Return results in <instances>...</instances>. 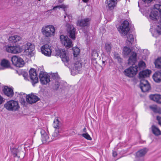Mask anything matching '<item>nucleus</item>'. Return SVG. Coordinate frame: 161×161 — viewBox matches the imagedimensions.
I'll return each mask as SVG.
<instances>
[{"label": "nucleus", "instance_id": "obj_1", "mask_svg": "<svg viewBox=\"0 0 161 161\" xmlns=\"http://www.w3.org/2000/svg\"><path fill=\"white\" fill-rule=\"evenodd\" d=\"M122 53L124 57H129L128 64L133 65L136 63L137 60L136 53L134 52L131 51L130 48L127 47H124L123 49Z\"/></svg>", "mask_w": 161, "mask_h": 161}, {"label": "nucleus", "instance_id": "obj_2", "mask_svg": "<svg viewBox=\"0 0 161 161\" xmlns=\"http://www.w3.org/2000/svg\"><path fill=\"white\" fill-rule=\"evenodd\" d=\"M149 17L151 19L158 20L161 19V5L156 4L154 5L153 9L150 13Z\"/></svg>", "mask_w": 161, "mask_h": 161}, {"label": "nucleus", "instance_id": "obj_3", "mask_svg": "<svg viewBox=\"0 0 161 161\" xmlns=\"http://www.w3.org/2000/svg\"><path fill=\"white\" fill-rule=\"evenodd\" d=\"M55 28L52 25L43 26L41 32L45 37L49 38L54 36L55 34Z\"/></svg>", "mask_w": 161, "mask_h": 161}, {"label": "nucleus", "instance_id": "obj_4", "mask_svg": "<svg viewBox=\"0 0 161 161\" xmlns=\"http://www.w3.org/2000/svg\"><path fill=\"white\" fill-rule=\"evenodd\" d=\"M4 107L8 111H16L19 108L17 101L11 100L8 101L4 105Z\"/></svg>", "mask_w": 161, "mask_h": 161}, {"label": "nucleus", "instance_id": "obj_5", "mask_svg": "<svg viewBox=\"0 0 161 161\" xmlns=\"http://www.w3.org/2000/svg\"><path fill=\"white\" fill-rule=\"evenodd\" d=\"M129 22L125 20L118 28V30L121 36H125L129 31Z\"/></svg>", "mask_w": 161, "mask_h": 161}, {"label": "nucleus", "instance_id": "obj_6", "mask_svg": "<svg viewBox=\"0 0 161 161\" xmlns=\"http://www.w3.org/2000/svg\"><path fill=\"white\" fill-rule=\"evenodd\" d=\"M57 54L59 56L62 60L64 63L65 65L67 66L69 63V57L66 54L64 50L59 49L57 51Z\"/></svg>", "mask_w": 161, "mask_h": 161}, {"label": "nucleus", "instance_id": "obj_7", "mask_svg": "<svg viewBox=\"0 0 161 161\" xmlns=\"http://www.w3.org/2000/svg\"><path fill=\"white\" fill-rule=\"evenodd\" d=\"M60 39L61 43L66 47L69 48L73 46V44L71 39L68 36L61 35Z\"/></svg>", "mask_w": 161, "mask_h": 161}, {"label": "nucleus", "instance_id": "obj_8", "mask_svg": "<svg viewBox=\"0 0 161 161\" xmlns=\"http://www.w3.org/2000/svg\"><path fill=\"white\" fill-rule=\"evenodd\" d=\"M81 63L79 61H76L71 65V74L75 75L79 73L81 70Z\"/></svg>", "mask_w": 161, "mask_h": 161}, {"label": "nucleus", "instance_id": "obj_9", "mask_svg": "<svg viewBox=\"0 0 161 161\" xmlns=\"http://www.w3.org/2000/svg\"><path fill=\"white\" fill-rule=\"evenodd\" d=\"M24 52L26 55H31L35 49L34 45L31 42L25 43L22 46Z\"/></svg>", "mask_w": 161, "mask_h": 161}, {"label": "nucleus", "instance_id": "obj_10", "mask_svg": "<svg viewBox=\"0 0 161 161\" xmlns=\"http://www.w3.org/2000/svg\"><path fill=\"white\" fill-rule=\"evenodd\" d=\"M11 61L14 65L18 67H23L25 64L22 58L16 56H14L12 57Z\"/></svg>", "mask_w": 161, "mask_h": 161}, {"label": "nucleus", "instance_id": "obj_11", "mask_svg": "<svg viewBox=\"0 0 161 161\" xmlns=\"http://www.w3.org/2000/svg\"><path fill=\"white\" fill-rule=\"evenodd\" d=\"M134 64L132 65V66L125 70L124 73L126 76L131 77H133L136 75L137 71V67L136 65L134 66Z\"/></svg>", "mask_w": 161, "mask_h": 161}, {"label": "nucleus", "instance_id": "obj_12", "mask_svg": "<svg viewBox=\"0 0 161 161\" xmlns=\"http://www.w3.org/2000/svg\"><path fill=\"white\" fill-rule=\"evenodd\" d=\"M140 87L143 92H148L150 89V86L148 81L145 79H141Z\"/></svg>", "mask_w": 161, "mask_h": 161}, {"label": "nucleus", "instance_id": "obj_13", "mask_svg": "<svg viewBox=\"0 0 161 161\" xmlns=\"http://www.w3.org/2000/svg\"><path fill=\"white\" fill-rule=\"evenodd\" d=\"M29 75L33 85L38 82V78L35 69H31L30 70Z\"/></svg>", "mask_w": 161, "mask_h": 161}, {"label": "nucleus", "instance_id": "obj_14", "mask_svg": "<svg viewBox=\"0 0 161 161\" xmlns=\"http://www.w3.org/2000/svg\"><path fill=\"white\" fill-rule=\"evenodd\" d=\"M39 77L40 82L42 84H46L50 81L49 76L46 73L41 71Z\"/></svg>", "mask_w": 161, "mask_h": 161}, {"label": "nucleus", "instance_id": "obj_15", "mask_svg": "<svg viewBox=\"0 0 161 161\" xmlns=\"http://www.w3.org/2000/svg\"><path fill=\"white\" fill-rule=\"evenodd\" d=\"M6 50L8 52L15 54L21 52L22 49L19 46H8Z\"/></svg>", "mask_w": 161, "mask_h": 161}, {"label": "nucleus", "instance_id": "obj_16", "mask_svg": "<svg viewBox=\"0 0 161 161\" xmlns=\"http://www.w3.org/2000/svg\"><path fill=\"white\" fill-rule=\"evenodd\" d=\"M67 31L69 34V36L73 39H75V29L73 25L69 24H66Z\"/></svg>", "mask_w": 161, "mask_h": 161}, {"label": "nucleus", "instance_id": "obj_17", "mask_svg": "<svg viewBox=\"0 0 161 161\" xmlns=\"http://www.w3.org/2000/svg\"><path fill=\"white\" fill-rule=\"evenodd\" d=\"M42 53L45 55L50 56L51 54V47L48 45L45 44L41 47Z\"/></svg>", "mask_w": 161, "mask_h": 161}, {"label": "nucleus", "instance_id": "obj_18", "mask_svg": "<svg viewBox=\"0 0 161 161\" xmlns=\"http://www.w3.org/2000/svg\"><path fill=\"white\" fill-rule=\"evenodd\" d=\"M26 98L27 102L30 104L36 103L39 99L38 97L32 94L27 95Z\"/></svg>", "mask_w": 161, "mask_h": 161}, {"label": "nucleus", "instance_id": "obj_19", "mask_svg": "<svg viewBox=\"0 0 161 161\" xmlns=\"http://www.w3.org/2000/svg\"><path fill=\"white\" fill-rule=\"evenodd\" d=\"M41 133L42 135L41 140L43 143H48L52 141L45 130H41Z\"/></svg>", "mask_w": 161, "mask_h": 161}, {"label": "nucleus", "instance_id": "obj_20", "mask_svg": "<svg viewBox=\"0 0 161 161\" xmlns=\"http://www.w3.org/2000/svg\"><path fill=\"white\" fill-rule=\"evenodd\" d=\"M90 20V19L89 18H86L79 20L77 22V25L82 27L87 26L89 25Z\"/></svg>", "mask_w": 161, "mask_h": 161}, {"label": "nucleus", "instance_id": "obj_21", "mask_svg": "<svg viewBox=\"0 0 161 161\" xmlns=\"http://www.w3.org/2000/svg\"><path fill=\"white\" fill-rule=\"evenodd\" d=\"M117 3V0H106V7L109 10H112L116 6Z\"/></svg>", "mask_w": 161, "mask_h": 161}, {"label": "nucleus", "instance_id": "obj_22", "mask_svg": "<svg viewBox=\"0 0 161 161\" xmlns=\"http://www.w3.org/2000/svg\"><path fill=\"white\" fill-rule=\"evenodd\" d=\"M3 92L4 94L8 97H11L14 95V92L13 90L9 88L7 86H5L3 90Z\"/></svg>", "mask_w": 161, "mask_h": 161}, {"label": "nucleus", "instance_id": "obj_23", "mask_svg": "<svg viewBox=\"0 0 161 161\" xmlns=\"http://www.w3.org/2000/svg\"><path fill=\"white\" fill-rule=\"evenodd\" d=\"M151 73V71L148 69L140 72L139 74V78L141 79H144V78L149 77Z\"/></svg>", "mask_w": 161, "mask_h": 161}, {"label": "nucleus", "instance_id": "obj_24", "mask_svg": "<svg viewBox=\"0 0 161 161\" xmlns=\"http://www.w3.org/2000/svg\"><path fill=\"white\" fill-rule=\"evenodd\" d=\"M151 73V71L148 69L140 72L139 74V78L141 79H144V78L149 77Z\"/></svg>", "mask_w": 161, "mask_h": 161}, {"label": "nucleus", "instance_id": "obj_25", "mask_svg": "<svg viewBox=\"0 0 161 161\" xmlns=\"http://www.w3.org/2000/svg\"><path fill=\"white\" fill-rule=\"evenodd\" d=\"M153 78L155 81L160 82L161 81V70L155 72L153 75Z\"/></svg>", "mask_w": 161, "mask_h": 161}, {"label": "nucleus", "instance_id": "obj_26", "mask_svg": "<svg viewBox=\"0 0 161 161\" xmlns=\"http://www.w3.org/2000/svg\"><path fill=\"white\" fill-rule=\"evenodd\" d=\"M150 98L157 103H161V95L158 94L151 95L149 96Z\"/></svg>", "mask_w": 161, "mask_h": 161}, {"label": "nucleus", "instance_id": "obj_27", "mask_svg": "<svg viewBox=\"0 0 161 161\" xmlns=\"http://www.w3.org/2000/svg\"><path fill=\"white\" fill-rule=\"evenodd\" d=\"M153 133L156 136H158L161 134V132L158 128L154 125H153L151 127Z\"/></svg>", "mask_w": 161, "mask_h": 161}, {"label": "nucleus", "instance_id": "obj_28", "mask_svg": "<svg viewBox=\"0 0 161 161\" xmlns=\"http://www.w3.org/2000/svg\"><path fill=\"white\" fill-rule=\"evenodd\" d=\"M112 47V45L110 43L107 42L105 44L104 48L108 54H109L110 53Z\"/></svg>", "mask_w": 161, "mask_h": 161}, {"label": "nucleus", "instance_id": "obj_29", "mask_svg": "<svg viewBox=\"0 0 161 161\" xmlns=\"http://www.w3.org/2000/svg\"><path fill=\"white\" fill-rule=\"evenodd\" d=\"M21 40V38L19 36L14 35L12 36L9 37V40L12 42L15 43Z\"/></svg>", "mask_w": 161, "mask_h": 161}, {"label": "nucleus", "instance_id": "obj_30", "mask_svg": "<svg viewBox=\"0 0 161 161\" xmlns=\"http://www.w3.org/2000/svg\"><path fill=\"white\" fill-rule=\"evenodd\" d=\"M1 65L5 68H7L10 67V64L8 60L3 59L1 61Z\"/></svg>", "mask_w": 161, "mask_h": 161}, {"label": "nucleus", "instance_id": "obj_31", "mask_svg": "<svg viewBox=\"0 0 161 161\" xmlns=\"http://www.w3.org/2000/svg\"><path fill=\"white\" fill-rule=\"evenodd\" d=\"M146 149L144 148L140 150L136 153V156L138 157H141L143 156L147 152Z\"/></svg>", "mask_w": 161, "mask_h": 161}, {"label": "nucleus", "instance_id": "obj_32", "mask_svg": "<svg viewBox=\"0 0 161 161\" xmlns=\"http://www.w3.org/2000/svg\"><path fill=\"white\" fill-rule=\"evenodd\" d=\"M154 64L156 68L158 69L161 68V58H159L157 59Z\"/></svg>", "mask_w": 161, "mask_h": 161}, {"label": "nucleus", "instance_id": "obj_33", "mask_svg": "<svg viewBox=\"0 0 161 161\" xmlns=\"http://www.w3.org/2000/svg\"><path fill=\"white\" fill-rule=\"evenodd\" d=\"M59 121L57 119L54 120L53 124V127L56 129H59Z\"/></svg>", "mask_w": 161, "mask_h": 161}, {"label": "nucleus", "instance_id": "obj_34", "mask_svg": "<svg viewBox=\"0 0 161 161\" xmlns=\"http://www.w3.org/2000/svg\"><path fill=\"white\" fill-rule=\"evenodd\" d=\"M150 108L155 113H158L159 114H161V110L160 108L156 107L153 106H150Z\"/></svg>", "mask_w": 161, "mask_h": 161}, {"label": "nucleus", "instance_id": "obj_35", "mask_svg": "<svg viewBox=\"0 0 161 161\" xmlns=\"http://www.w3.org/2000/svg\"><path fill=\"white\" fill-rule=\"evenodd\" d=\"M73 49L74 51L73 54L74 56L76 57L80 53V50L78 48L76 47H73Z\"/></svg>", "mask_w": 161, "mask_h": 161}, {"label": "nucleus", "instance_id": "obj_36", "mask_svg": "<svg viewBox=\"0 0 161 161\" xmlns=\"http://www.w3.org/2000/svg\"><path fill=\"white\" fill-rule=\"evenodd\" d=\"M134 38L133 36L131 34H129L127 36V40L128 42H129L131 43H132V42L134 41Z\"/></svg>", "mask_w": 161, "mask_h": 161}, {"label": "nucleus", "instance_id": "obj_37", "mask_svg": "<svg viewBox=\"0 0 161 161\" xmlns=\"http://www.w3.org/2000/svg\"><path fill=\"white\" fill-rule=\"evenodd\" d=\"M155 29L157 32L159 34H161V24H158L156 25Z\"/></svg>", "mask_w": 161, "mask_h": 161}, {"label": "nucleus", "instance_id": "obj_38", "mask_svg": "<svg viewBox=\"0 0 161 161\" xmlns=\"http://www.w3.org/2000/svg\"><path fill=\"white\" fill-rule=\"evenodd\" d=\"M114 58L115 59H116L119 62H121V59L120 58L119 54L117 53H115L114 54Z\"/></svg>", "mask_w": 161, "mask_h": 161}, {"label": "nucleus", "instance_id": "obj_39", "mask_svg": "<svg viewBox=\"0 0 161 161\" xmlns=\"http://www.w3.org/2000/svg\"><path fill=\"white\" fill-rule=\"evenodd\" d=\"M52 136L54 137H59V130L58 129H56L52 135Z\"/></svg>", "mask_w": 161, "mask_h": 161}, {"label": "nucleus", "instance_id": "obj_40", "mask_svg": "<svg viewBox=\"0 0 161 161\" xmlns=\"http://www.w3.org/2000/svg\"><path fill=\"white\" fill-rule=\"evenodd\" d=\"M82 136L85 138L87 139V140H92L91 137L88 134V133L83 134H82Z\"/></svg>", "mask_w": 161, "mask_h": 161}, {"label": "nucleus", "instance_id": "obj_41", "mask_svg": "<svg viewBox=\"0 0 161 161\" xmlns=\"http://www.w3.org/2000/svg\"><path fill=\"white\" fill-rule=\"evenodd\" d=\"M98 53L96 51H94L92 52V58L94 59L96 58L98 56Z\"/></svg>", "mask_w": 161, "mask_h": 161}, {"label": "nucleus", "instance_id": "obj_42", "mask_svg": "<svg viewBox=\"0 0 161 161\" xmlns=\"http://www.w3.org/2000/svg\"><path fill=\"white\" fill-rule=\"evenodd\" d=\"M145 65V63L142 61H140L138 64V66L140 67H143Z\"/></svg>", "mask_w": 161, "mask_h": 161}, {"label": "nucleus", "instance_id": "obj_43", "mask_svg": "<svg viewBox=\"0 0 161 161\" xmlns=\"http://www.w3.org/2000/svg\"><path fill=\"white\" fill-rule=\"evenodd\" d=\"M59 86V82L58 81V80L57 81V82L55 83V86L54 87L55 89H57L58 88Z\"/></svg>", "mask_w": 161, "mask_h": 161}, {"label": "nucleus", "instance_id": "obj_44", "mask_svg": "<svg viewBox=\"0 0 161 161\" xmlns=\"http://www.w3.org/2000/svg\"><path fill=\"white\" fill-rule=\"evenodd\" d=\"M4 101V98L0 95V104H2Z\"/></svg>", "mask_w": 161, "mask_h": 161}, {"label": "nucleus", "instance_id": "obj_45", "mask_svg": "<svg viewBox=\"0 0 161 161\" xmlns=\"http://www.w3.org/2000/svg\"><path fill=\"white\" fill-rule=\"evenodd\" d=\"M157 119L158 121L159 124L161 126V117L157 116Z\"/></svg>", "mask_w": 161, "mask_h": 161}, {"label": "nucleus", "instance_id": "obj_46", "mask_svg": "<svg viewBox=\"0 0 161 161\" xmlns=\"http://www.w3.org/2000/svg\"><path fill=\"white\" fill-rule=\"evenodd\" d=\"M61 8H62V7H61L60 6H57L54 7L53 8V10H56L57 8H58L59 9Z\"/></svg>", "mask_w": 161, "mask_h": 161}, {"label": "nucleus", "instance_id": "obj_47", "mask_svg": "<svg viewBox=\"0 0 161 161\" xmlns=\"http://www.w3.org/2000/svg\"><path fill=\"white\" fill-rule=\"evenodd\" d=\"M113 156L114 157H116L117 156V153L116 152L114 151H113Z\"/></svg>", "mask_w": 161, "mask_h": 161}, {"label": "nucleus", "instance_id": "obj_48", "mask_svg": "<svg viewBox=\"0 0 161 161\" xmlns=\"http://www.w3.org/2000/svg\"><path fill=\"white\" fill-rule=\"evenodd\" d=\"M14 157H16L17 156V153H14Z\"/></svg>", "mask_w": 161, "mask_h": 161}, {"label": "nucleus", "instance_id": "obj_49", "mask_svg": "<svg viewBox=\"0 0 161 161\" xmlns=\"http://www.w3.org/2000/svg\"><path fill=\"white\" fill-rule=\"evenodd\" d=\"M84 2H87L88 0H82Z\"/></svg>", "mask_w": 161, "mask_h": 161}, {"label": "nucleus", "instance_id": "obj_50", "mask_svg": "<svg viewBox=\"0 0 161 161\" xmlns=\"http://www.w3.org/2000/svg\"><path fill=\"white\" fill-rule=\"evenodd\" d=\"M86 128H85L83 129V131L84 132H85L86 131Z\"/></svg>", "mask_w": 161, "mask_h": 161}, {"label": "nucleus", "instance_id": "obj_51", "mask_svg": "<svg viewBox=\"0 0 161 161\" xmlns=\"http://www.w3.org/2000/svg\"><path fill=\"white\" fill-rule=\"evenodd\" d=\"M103 63L104 64L105 63V62L103 61Z\"/></svg>", "mask_w": 161, "mask_h": 161}, {"label": "nucleus", "instance_id": "obj_52", "mask_svg": "<svg viewBox=\"0 0 161 161\" xmlns=\"http://www.w3.org/2000/svg\"><path fill=\"white\" fill-rule=\"evenodd\" d=\"M23 94H24V96L25 97V93H24Z\"/></svg>", "mask_w": 161, "mask_h": 161}, {"label": "nucleus", "instance_id": "obj_53", "mask_svg": "<svg viewBox=\"0 0 161 161\" xmlns=\"http://www.w3.org/2000/svg\"><path fill=\"white\" fill-rule=\"evenodd\" d=\"M54 75H57V74H55Z\"/></svg>", "mask_w": 161, "mask_h": 161}]
</instances>
